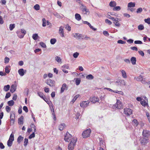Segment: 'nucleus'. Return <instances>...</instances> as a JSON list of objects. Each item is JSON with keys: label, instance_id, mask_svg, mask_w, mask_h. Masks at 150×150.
Returning a JSON list of instances; mask_svg holds the SVG:
<instances>
[{"label": "nucleus", "instance_id": "obj_1", "mask_svg": "<svg viewBox=\"0 0 150 150\" xmlns=\"http://www.w3.org/2000/svg\"><path fill=\"white\" fill-rule=\"evenodd\" d=\"M77 141L76 139L73 138L69 144L68 148L69 150H73L74 149V145Z\"/></svg>", "mask_w": 150, "mask_h": 150}, {"label": "nucleus", "instance_id": "obj_2", "mask_svg": "<svg viewBox=\"0 0 150 150\" xmlns=\"http://www.w3.org/2000/svg\"><path fill=\"white\" fill-rule=\"evenodd\" d=\"M91 132V130L90 129L84 131L82 133V135L83 138H86L89 137Z\"/></svg>", "mask_w": 150, "mask_h": 150}, {"label": "nucleus", "instance_id": "obj_3", "mask_svg": "<svg viewBox=\"0 0 150 150\" xmlns=\"http://www.w3.org/2000/svg\"><path fill=\"white\" fill-rule=\"evenodd\" d=\"M149 139L147 138L142 137L140 138V140L141 144L142 145H145L148 142Z\"/></svg>", "mask_w": 150, "mask_h": 150}, {"label": "nucleus", "instance_id": "obj_4", "mask_svg": "<svg viewBox=\"0 0 150 150\" xmlns=\"http://www.w3.org/2000/svg\"><path fill=\"white\" fill-rule=\"evenodd\" d=\"M123 113L127 116H129L132 113V110L129 108H125L124 110Z\"/></svg>", "mask_w": 150, "mask_h": 150}, {"label": "nucleus", "instance_id": "obj_5", "mask_svg": "<svg viewBox=\"0 0 150 150\" xmlns=\"http://www.w3.org/2000/svg\"><path fill=\"white\" fill-rule=\"evenodd\" d=\"M71 135L68 132L66 133L64 139L66 142H69L71 139Z\"/></svg>", "mask_w": 150, "mask_h": 150}, {"label": "nucleus", "instance_id": "obj_6", "mask_svg": "<svg viewBox=\"0 0 150 150\" xmlns=\"http://www.w3.org/2000/svg\"><path fill=\"white\" fill-rule=\"evenodd\" d=\"M143 137L148 139L150 136V132L147 130H143L142 132Z\"/></svg>", "mask_w": 150, "mask_h": 150}, {"label": "nucleus", "instance_id": "obj_7", "mask_svg": "<svg viewBox=\"0 0 150 150\" xmlns=\"http://www.w3.org/2000/svg\"><path fill=\"white\" fill-rule=\"evenodd\" d=\"M46 83L50 86L52 87L55 86V82L50 79H48L46 81Z\"/></svg>", "mask_w": 150, "mask_h": 150}, {"label": "nucleus", "instance_id": "obj_8", "mask_svg": "<svg viewBox=\"0 0 150 150\" xmlns=\"http://www.w3.org/2000/svg\"><path fill=\"white\" fill-rule=\"evenodd\" d=\"M90 101L93 103H95L96 102H98L99 99L98 97L95 96L91 97L90 98Z\"/></svg>", "mask_w": 150, "mask_h": 150}, {"label": "nucleus", "instance_id": "obj_9", "mask_svg": "<svg viewBox=\"0 0 150 150\" xmlns=\"http://www.w3.org/2000/svg\"><path fill=\"white\" fill-rule=\"evenodd\" d=\"M89 103V101H83L80 103V105L81 107L83 108L86 107L88 105Z\"/></svg>", "mask_w": 150, "mask_h": 150}, {"label": "nucleus", "instance_id": "obj_10", "mask_svg": "<svg viewBox=\"0 0 150 150\" xmlns=\"http://www.w3.org/2000/svg\"><path fill=\"white\" fill-rule=\"evenodd\" d=\"M82 11L84 14H89V11L88 9L86 8V7L82 5Z\"/></svg>", "mask_w": 150, "mask_h": 150}, {"label": "nucleus", "instance_id": "obj_11", "mask_svg": "<svg viewBox=\"0 0 150 150\" xmlns=\"http://www.w3.org/2000/svg\"><path fill=\"white\" fill-rule=\"evenodd\" d=\"M16 89V86L14 84H12L11 86V88L10 89V91L11 93H13L15 92Z\"/></svg>", "mask_w": 150, "mask_h": 150}, {"label": "nucleus", "instance_id": "obj_12", "mask_svg": "<svg viewBox=\"0 0 150 150\" xmlns=\"http://www.w3.org/2000/svg\"><path fill=\"white\" fill-rule=\"evenodd\" d=\"M113 23H114L116 26L117 27H120V24L119 22L117 20L116 18H114V19L112 20Z\"/></svg>", "mask_w": 150, "mask_h": 150}, {"label": "nucleus", "instance_id": "obj_13", "mask_svg": "<svg viewBox=\"0 0 150 150\" xmlns=\"http://www.w3.org/2000/svg\"><path fill=\"white\" fill-rule=\"evenodd\" d=\"M116 82L118 83H120L121 85L122 86H125L126 85V82L124 80L120 79L116 81Z\"/></svg>", "mask_w": 150, "mask_h": 150}, {"label": "nucleus", "instance_id": "obj_14", "mask_svg": "<svg viewBox=\"0 0 150 150\" xmlns=\"http://www.w3.org/2000/svg\"><path fill=\"white\" fill-rule=\"evenodd\" d=\"M59 33L60 34V35L61 37H64V33L63 32V27L62 26H61L60 27L59 31Z\"/></svg>", "mask_w": 150, "mask_h": 150}, {"label": "nucleus", "instance_id": "obj_15", "mask_svg": "<svg viewBox=\"0 0 150 150\" xmlns=\"http://www.w3.org/2000/svg\"><path fill=\"white\" fill-rule=\"evenodd\" d=\"M23 116H21L20 117L18 118V123L20 125H22L23 124Z\"/></svg>", "mask_w": 150, "mask_h": 150}, {"label": "nucleus", "instance_id": "obj_16", "mask_svg": "<svg viewBox=\"0 0 150 150\" xmlns=\"http://www.w3.org/2000/svg\"><path fill=\"white\" fill-rule=\"evenodd\" d=\"M18 72L19 75L21 76H23L25 74L24 69H20L18 70Z\"/></svg>", "mask_w": 150, "mask_h": 150}, {"label": "nucleus", "instance_id": "obj_17", "mask_svg": "<svg viewBox=\"0 0 150 150\" xmlns=\"http://www.w3.org/2000/svg\"><path fill=\"white\" fill-rule=\"evenodd\" d=\"M130 61H131V63L132 64L135 65L136 64L137 61L136 57H132L130 59Z\"/></svg>", "mask_w": 150, "mask_h": 150}, {"label": "nucleus", "instance_id": "obj_18", "mask_svg": "<svg viewBox=\"0 0 150 150\" xmlns=\"http://www.w3.org/2000/svg\"><path fill=\"white\" fill-rule=\"evenodd\" d=\"M75 18L78 21H80L81 19V17L80 15L77 13H76L75 15Z\"/></svg>", "mask_w": 150, "mask_h": 150}, {"label": "nucleus", "instance_id": "obj_19", "mask_svg": "<svg viewBox=\"0 0 150 150\" xmlns=\"http://www.w3.org/2000/svg\"><path fill=\"white\" fill-rule=\"evenodd\" d=\"M16 33L17 34L18 36L21 38H23L24 36V35H23V34L22 33H21L20 31H18L16 32Z\"/></svg>", "mask_w": 150, "mask_h": 150}, {"label": "nucleus", "instance_id": "obj_20", "mask_svg": "<svg viewBox=\"0 0 150 150\" xmlns=\"http://www.w3.org/2000/svg\"><path fill=\"white\" fill-rule=\"evenodd\" d=\"M116 5V3L114 1H111L109 3V6L111 7H115Z\"/></svg>", "mask_w": 150, "mask_h": 150}, {"label": "nucleus", "instance_id": "obj_21", "mask_svg": "<svg viewBox=\"0 0 150 150\" xmlns=\"http://www.w3.org/2000/svg\"><path fill=\"white\" fill-rule=\"evenodd\" d=\"M135 79L137 81H141L142 79H143V76L141 75H140L139 76L135 77Z\"/></svg>", "mask_w": 150, "mask_h": 150}, {"label": "nucleus", "instance_id": "obj_22", "mask_svg": "<svg viewBox=\"0 0 150 150\" xmlns=\"http://www.w3.org/2000/svg\"><path fill=\"white\" fill-rule=\"evenodd\" d=\"M10 88V85H7L4 86V90L5 91L7 92L9 90Z\"/></svg>", "mask_w": 150, "mask_h": 150}, {"label": "nucleus", "instance_id": "obj_23", "mask_svg": "<svg viewBox=\"0 0 150 150\" xmlns=\"http://www.w3.org/2000/svg\"><path fill=\"white\" fill-rule=\"evenodd\" d=\"M135 3L129 2L128 4V8L134 7H135Z\"/></svg>", "mask_w": 150, "mask_h": 150}, {"label": "nucleus", "instance_id": "obj_24", "mask_svg": "<svg viewBox=\"0 0 150 150\" xmlns=\"http://www.w3.org/2000/svg\"><path fill=\"white\" fill-rule=\"evenodd\" d=\"M74 36L77 39H80L81 37V34L78 33H75V34L74 35Z\"/></svg>", "mask_w": 150, "mask_h": 150}, {"label": "nucleus", "instance_id": "obj_25", "mask_svg": "<svg viewBox=\"0 0 150 150\" xmlns=\"http://www.w3.org/2000/svg\"><path fill=\"white\" fill-rule=\"evenodd\" d=\"M140 103L144 107H145L146 106H148V103H146V102L144 100L142 101H141Z\"/></svg>", "mask_w": 150, "mask_h": 150}, {"label": "nucleus", "instance_id": "obj_26", "mask_svg": "<svg viewBox=\"0 0 150 150\" xmlns=\"http://www.w3.org/2000/svg\"><path fill=\"white\" fill-rule=\"evenodd\" d=\"M12 114H11L10 116V118L11 121H13V123H14V118H15V114L13 113V117H12Z\"/></svg>", "mask_w": 150, "mask_h": 150}, {"label": "nucleus", "instance_id": "obj_27", "mask_svg": "<svg viewBox=\"0 0 150 150\" xmlns=\"http://www.w3.org/2000/svg\"><path fill=\"white\" fill-rule=\"evenodd\" d=\"M65 126V124L64 123H63L60 124L59 126V129L60 131H62L63 130Z\"/></svg>", "mask_w": 150, "mask_h": 150}, {"label": "nucleus", "instance_id": "obj_28", "mask_svg": "<svg viewBox=\"0 0 150 150\" xmlns=\"http://www.w3.org/2000/svg\"><path fill=\"white\" fill-rule=\"evenodd\" d=\"M76 84L77 85H79L81 82V79L80 78L74 79V80H75Z\"/></svg>", "mask_w": 150, "mask_h": 150}, {"label": "nucleus", "instance_id": "obj_29", "mask_svg": "<svg viewBox=\"0 0 150 150\" xmlns=\"http://www.w3.org/2000/svg\"><path fill=\"white\" fill-rule=\"evenodd\" d=\"M7 103L9 106H12L14 104V102L13 100H11L8 101Z\"/></svg>", "mask_w": 150, "mask_h": 150}, {"label": "nucleus", "instance_id": "obj_30", "mask_svg": "<svg viewBox=\"0 0 150 150\" xmlns=\"http://www.w3.org/2000/svg\"><path fill=\"white\" fill-rule=\"evenodd\" d=\"M121 72L123 77L124 78H127V76L125 71L123 70H122L121 71Z\"/></svg>", "mask_w": 150, "mask_h": 150}, {"label": "nucleus", "instance_id": "obj_31", "mask_svg": "<svg viewBox=\"0 0 150 150\" xmlns=\"http://www.w3.org/2000/svg\"><path fill=\"white\" fill-rule=\"evenodd\" d=\"M86 78L88 79H94V76L92 74H90L86 76Z\"/></svg>", "mask_w": 150, "mask_h": 150}, {"label": "nucleus", "instance_id": "obj_32", "mask_svg": "<svg viewBox=\"0 0 150 150\" xmlns=\"http://www.w3.org/2000/svg\"><path fill=\"white\" fill-rule=\"evenodd\" d=\"M55 60L59 63H62V59L59 57L56 56L55 58Z\"/></svg>", "mask_w": 150, "mask_h": 150}, {"label": "nucleus", "instance_id": "obj_33", "mask_svg": "<svg viewBox=\"0 0 150 150\" xmlns=\"http://www.w3.org/2000/svg\"><path fill=\"white\" fill-rule=\"evenodd\" d=\"M23 139V137H22L21 136H19L17 139V142L18 143H20L21 141H22Z\"/></svg>", "mask_w": 150, "mask_h": 150}, {"label": "nucleus", "instance_id": "obj_34", "mask_svg": "<svg viewBox=\"0 0 150 150\" xmlns=\"http://www.w3.org/2000/svg\"><path fill=\"white\" fill-rule=\"evenodd\" d=\"M38 94L40 97L42 99L45 96L43 93L41 92H38Z\"/></svg>", "mask_w": 150, "mask_h": 150}, {"label": "nucleus", "instance_id": "obj_35", "mask_svg": "<svg viewBox=\"0 0 150 150\" xmlns=\"http://www.w3.org/2000/svg\"><path fill=\"white\" fill-rule=\"evenodd\" d=\"M38 37V34L36 33L33 34L32 36L33 38L35 40H37Z\"/></svg>", "mask_w": 150, "mask_h": 150}, {"label": "nucleus", "instance_id": "obj_36", "mask_svg": "<svg viewBox=\"0 0 150 150\" xmlns=\"http://www.w3.org/2000/svg\"><path fill=\"white\" fill-rule=\"evenodd\" d=\"M138 28L139 30H144V27L143 25L141 24L138 26Z\"/></svg>", "mask_w": 150, "mask_h": 150}, {"label": "nucleus", "instance_id": "obj_37", "mask_svg": "<svg viewBox=\"0 0 150 150\" xmlns=\"http://www.w3.org/2000/svg\"><path fill=\"white\" fill-rule=\"evenodd\" d=\"M10 67V66H6L5 67V72L7 74L9 73L10 71V70L9 69Z\"/></svg>", "mask_w": 150, "mask_h": 150}, {"label": "nucleus", "instance_id": "obj_38", "mask_svg": "<svg viewBox=\"0 0 150 150\" xmlns=\"http://www.w3.org/2000/svg\"><path fill=\"white\" fill-rule=\"evenodd\" d=\"M9 140H11L12 141H13L14 140V135L12 134L11 133V134L9 138Z\"/></svg>", "mask_w": 150, "mask_h": 150}, {"label": "nucleus", "instance_id": "obj_39", "mask_svg": "<svg viewBox=\"0 0 150 150\" xmlns=\"http://www.w3.org/2000/svg\"><path fill=\"white\" fill-rule=\"evenodd\" d=\"M15 27V25L14 24H11L9 26V29L10 30H12Z\"/></svg>", "mask_w": 150, "mask_h": 150}, {"label": "nucleus", "instance_id": "obj_40", "mask_svg": "<svg viewBox=\"0 0 150 150\" xmlns=\"http://www.w3.org/2000/svg\"><path fill=\"white\" fill-rule=\"evenodd\" d=\"M133 122L134 126L135 125L136 126H137L139 124L138 121L136 119H134L133 121Z\"/></svg>", "mask_w": 150, "mask_h": 150}, {"label": "nucleus", "instance_id": "obj_41", "mask_svg": "<svg viewBox=\"0 0 150 150\" xmlns=\"http://www.w3.org/2000/svg\"><path fill=\"white\" fill-rule=\"evenodd\" d=\"M34 8L36 10H38L40 9V7L38 4H37L34 6Z\"/></svg>", "mask_w": 150, "mask_h": 150}, {"label": "nucleus", "instance_id": "obj_42", "mask_svg": "<svg viewBox=\"0 0 150 150\" xmlns=\"http://www.w3.org/2000/svg\"><path fill=\"white\" fill-rule=\"evenodd\" d=\"M50 42L51 44L53 45L56 42V40L54 38L52 39H51Z\"/></svg>", "mask_w": 150, "mask_h": 150}, {"label": "nucleus", "instance_id": "obj_43", "mask_svg": "<svg viewBox=\"0 0 150 150\" xmlns=\"http://www.w3.org/2000/svg\"><path fill=\"white\" fill-rule=\"evenodd\" d=\"M121 9L120 7L119 6H117L113 8V11H119Z\"/></svg>", "mask_w": 150, "mask_h": 150}, {"label": "nucleus", "instance_id": "obj_44", "mask_svg": "<svg viewBox=\"0 0 150 150\" xmlns=\"http://www.w3.org/2000/svg\"><path fill=\"white\" fill-rule=\"evenodd\" d=\"M13 142L11 140H8L7 142V145L8 146H12Z\"/></svg>", "mask_w": 150, "mask_h": 150}, {"label": "nucleus", "instance_id": "obj_45", "mask_svg": "<svg viewBox=\"0 0 150 150\" xmlns=\"http://www.w3.org/2000/svg\"><path fill=\"white\" fill-rule=\"evenodd\" d=\"M42 26L45 27L46 26V20L45 18H43L42 19Z\"/></svg>", "mask_w": 150, "mask_h": 150}, {"label": "nucleus", "instance_id": "obj_46", "mask_svg": "<svg viewBox=\"0 0 150 150\" xmlns=\"http://www.w3.org/2000/svg\"><path fill=\"white\" fill-rule=\"evenodd\" d=\"M144 21L149 24H150V18H149L147 19H145L144 20Z\"/></svg>", "mask_w": 150, "mask_h": 150}, {"label": "nucleus", "instance_id": "obj_47", "mask_svg": "<svg viewBox=\"0 0 150 150\" xmlns=\"http://www.w3.org/2000/svg\"><path fill=\"white\" fill-rule=\"evenodd\" d=\"M28 142V139H27V138H25L24 139V145L25 146H26L27 145Z\"/></svg>", "mask_w": 150, "mask_h": 150}, {"label": "nucleus", "instance_id": "obj_48", "mask_svg": "<svg viewBox=\"0 0 150 150\" xmlns=\"http://www.w3.org/2000/svg\"><path fill=\"white\" fill-rule=\"evenodd\" d=\"M142 11V8H139L137 10V13H140Z\"/></svg>", "mask_w": 150, "mask_h": 150}, {"label": "nucleus", "instance_id": "obj_49", "mask_svg": "<svg viewBox=\"0 0 150 150\" xmlns=\"http://www.w3.org/2000/svg\"><path fill=\"white\" fill-rule=\"evenodd\" d=\"M40 44L41 47L43 48H45L46 47V45L45 43L42 42H40Z\"/></svg>", "mask_w": 150, "mask_h": 150}, {"label": "nucleus", "instance_id": "obj_50", "mask_svg": "<svg viewBox=\"0 0 150 150\" xmlns=\"http://www.w3.org/2000/svg\"><path fill=\"white\" fill-rule=\"evenodd\" d=\"M35 137V134L34 132L33 133L31 134L30 135L29 137V139H31Z\"/></svg>", "mask_w": 150, "mask_h": 150}, {"label": "nucleus", "instance_id": "obj_51", "mask_svg": "<svg viewBox=\"0 0 150 150\" xmlns=\"http://www.w3.org/2000/svg\"><path fill=\"white\" fill-rule=\"evenodd\" d=\"M79 54L77 52H76L73 54V56L74 58H76L79 56Z\"/></svg>", "mask_w": 150, "mask_h": 150}, {"label": "nucleus", "instance_id": "obj_52", "mask_svg": "<svg viewBox=\"0 0 150 150\" xmlns=\"http://www.w3.org/2000/svg\"><path fill=\"white\" fill-rule=\"evenodd\" d=\"M11 96V93L10 92H8L6 93L5 98H9Z\"/></svg>", "mask_w": 150, "mask_h": 150}, {"label": "nucleus", "instance_id": "obj_53", "mask_svg": "<svg viewBox=\"0 0 150 150\" xmlns=\"http://www.w3.org/2000/svg\"><path fill=\"white\" fill-rule=\"evenodd\" d=\"M105 22L106 23H108L109 25H110L112 23V22L107 19H105Z\"/></svg>", "mask_w": 150, "mask_h": 150}, {"label": "nucleus", "instance_id": "obj_54", "mask_svg": "<svg viewBox=\"0 0 150 150\" xmlns=\"http://www.w3.org/2000/svg\"><path fill=\"white\" fill-rule=\"evenodd\" d=\"M65 28L67 30H68L69 31H70L71 30V27H70L68 24L66 25Z\"/></svg>", "mask_w": 150, "mask_h": 150}, {"label": "nucleus", "instance_id": "obj_55", "mask_svg": "<svg viewBox=\"0 0 150 150\" xmlns=\"http://www.w3.org/2000/svg\"><path fill=\"white\" fill-rule=\"evenodd\" d=\"M6 111L7 112H8L10 111L11 110V108L9 107L8 106H6Z\"/></svg>", "mask_w": 150, "mask_h": 150}, {"label": "nucleus", "instance_id": "obj_56", "mask_svg": "<svg viewBox=\"0 0 150 150\" xmlns=\"http://www.w3.org/2000/svg\"><path fill=\"white\" fill-rule=\"evenodd\" d=\"M62 87L66 90H67L68 89V87L66 83H63L62 85Z\"/></svg>", "mask_w": 150, "mask_h": 150}, {"label": "nucleus", "instance_id": "obj_57", "mask_svg": "<svg viewBox=\"0 0 150 150\" xmlns=\"http://www.w3.org/2000/svg\"><path fill=\"white\" fill-rule=\"evenodd\" d=\"M117 43L119 44H124L126 43V42L122 40H119L117 41Z\"/></svg>", "mask_w": 150, "mask_h": 150}, {"label": "nucleus", "instance_id": "obj_58", "mask_svg": "<svg viewBox=\"0 0 150 150\" xmlns=\"http://www.w3.org/2000/svg\"><path fill=\"white\" fill-rule=\"evenodd\" d=\"M53 14L54 16H56L58 18H59L60 17V15L57 12H54L53 13Z\"/></svg>", "mask_w": 150, "mask_h": 150}, {"label": "nucleus", "instance_id": "obj_59", "mask_svg": "<svg viewBox=\"0 0 150 150\" xmlns=\"http://www.w3.org/2000/svg\"><path fill=\"white\" fill-rule=\"evenodd\" d=\"M9 61V59L7 57H6L4 59V62L5 63H8Z\"/></svg>", "mask_w": 150, "mask_h": 150}, {"label": "nucleus", "instance_id": "obj_60", "mask_svg": "<svg viewBox=\"0 0 150 150\" xmlns=\"http://www.w3.org/2000/svg\"><path fill=\"white\" fill-rule=\"evenodd\" d=\"M134 43L136 44H142V42L140 40H136L134 42Z\"/></svg>", "mask_w": 150, "mask_h": 150}, {"label": "nucleus", "instance_id": "obj_61", "mask_svg": "<svg viewBox=\"0 0 150 150\" xmlns=\"http://www.w3.org/2000/svg\"><path fill=\"white\" fill-rule=\"evenodd\" d=\"M103 34L104 35L106 36H108L109 35V34L108 32L107 31H105L103 32Z\"/></svg>", "mask_w": 150, "mask_h": 150}, {"label": "nucleus", "instance_id": "obj_62", "mask_svg": "<svg viewBox=\"0 0 150 150\" xmlns=\"http://www.w3.org/2000/svg\"><path fill=\"white\" fill-rule=\"evenodd\" d=\"M20 32L22 33L23 34V35H24L26 33V31L23 29H21Z\"/></svg>", "mask_w": 150, "mask_h": 150}, {"label": "nucleus", "instance_id": "obj_63", "mask_svg": "<svg viewBox=\"0 0 150 150\" xmlns=\"http://www.w3.org/2000/svg\"><path fill=\"white\" fill-rule=\"evenodd\" d=\"M62 67L63 68V69L66 68L67 69H69V66L68 65V64H65L64 65H63Z\"/></svg>", "mask_w": 150, "mask_h": 150}, {"label": "nucleus", "instance_id": "obj_64", "mask_svg": "<svg viewBox=\"0 0 150 150\" xmlns=\"http://www.w3.org/2000/svg\"><path fill=\"white\" fill-rule=\"evenodd\" d=\"M23 109L24 110L25 112H28V110L27 107L26 106H24L23 107Z\"/></svg>", "mask_w": 150, "mask_h": 150}]
</instances>
